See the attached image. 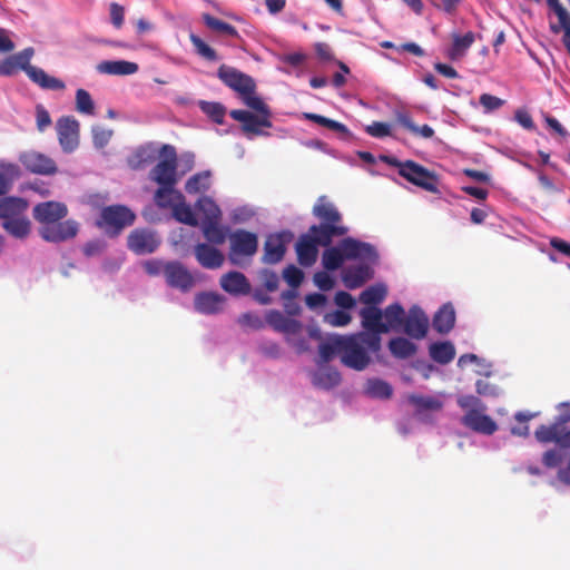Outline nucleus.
<instances>
[{
	"mask_svg": "<svg viewBox=\"0 0 570 570\" xmlns=\"http://www.w3.org/2000/svg\"><path fill=\"white\" fill-rule=\"evenodd\" d=\"M212 186V173L204 170L190 176L186 184L185 190L189 195H196L207 191Z\"/></svg>",
	"mask_w": 570,
	"mask_h": 570,
	"instance_id": "37",
	"label": "nucleus"
},
{
	"mask_svg": "<svg viewBox=\"0 0 570 570\" xmlns=\"http://www.w3.org/2000/svg\"><path fill=\"white\" fill-rule=\"evenodd\" d=\"M97 70L106 75L127 76L137 72L139 66L126 60H105L97 66Z\"/></svg>",
	"mask_w": 570,
	"mask_h": 570,
	"instance_id": "29",
	"label": "nucleus"
},
{
	"mask_svg": "<svg viewBox=\"0 0 570 570\" xmlns=\"http://www.w3.org/2000/svg\"><path fill=\"white\" fill-rule=\"evenodd\" d=\"M458 405L466 412L487 410L485 404L478 397L471 394L460 395L456 399Z\"/></svg>",
	"mask_w": 570,
	"mask_h": 570,
	"instance_id": "53",
	"label": "nucleus"
},
{
	"mask_svg": "<svg viewBox=\"0 0 570 570\" xmlns=\"http://www.w3.org/2000/svg\"><path fill=\"white\" fill-rule=\"evenodd\" d=\"M410 403L420 410H440L442 402L433 396L412 394L409 396Z\"/></svg>",
	"mask_w": 570,
	"mask_h": 570,
	"instance_id": "50",
	"label": "nucleus"
},
{
	"mask_svg": "<svg viewBox=\"0 0 570 570\" xmlns=\"http://www.w3.org/2000/svg\"><path fill=\"white\" fill-rule=\"evenodd\" d=\"M550 30L552 33L558 35L563 31L562 42L568 51H570V17L560 20L559 23H551Z\"/></svg>",
	"mask_w": 570,
	"mask_h": 570,
	"instance_id": "60",
	"label": "nucleus"
},
{
	"mask_svg": "<svg viewBox=\"0 0 570 570\" xmlns=\"http://www.w3.org/2000/svg\"><path fill=\"white\" fill-rule=\"evenodd\" d=\"M194 254L197 262L205 268L215 269L224 263L223 253L208 243H198L194 247Z\"/></svg>",
	"mask_w": 570,
	"mask_h": 570,
	"instance_id": "22",
	"label": "nucleus"
},
{
	"mask_svg": "<svg viewBox=\"0 0 570 570\" xmlns=\"http://www.w3.org/2000/svg\"><path fill=\"white\" fill-rule=\"evenodd\" d=\"M345 336L346 335L328 334L322 340L318 345L321 363H328L335 355H340L341 357L343 356Z\"/></svg>",
	"mask_w": 570,
	"mask_h": 570,
	"instance_id": "23",
	"label": "nucleus"
},
{
	"mask_svg": "<svg viewBox=\"0 0 570 570\" xmlns=\"http://www.w3.org/2000/svg\"><path fill=\"white\" fill-rule=\"evenodd\" d=\"M480 105L483 107V111L485 114L492 112L499 108H501L504 105V100L492 96L490 94H482L480 96Z\"/></svg>",
	"mask_w": 570,
	"mask_h": 570,
	"instance_id": "63",
	"label": "nucleus"
},
{
	"mask_svg": "<svg viewBox=\"0 0 570 570\" xmlns=\"http://www.w3.org/2000/svg\"><path fill=\"white\" fill-rule=\"evenodd\" d=\"M219 78L229 88L243 95L244 92L255 90V83L253 79L236 69L222 67L218 71Z\"/></svg>",
	"mask_w": 570,
	"mask_h": 570,
	"instance_id": "21",
	"label": "nucleus"
},
{
	"mask_svg": "<svg viewBox=\"0 0 570 570\" xmlns=\"http://www.w3.org/2000/svg\"><path fill=\"white\" fill-rule=\"evenodd\" d=\"M391 354L397 358H407L415 354L416 345L405 337H395L389 342Z\"/></svg>",
	"mask_w": 570,
	"mask_h": 570,
	"instance_id": "42",
	"label": "nucleus"
},
{
	"mask_svg": "<svg viewBox=\"0 0 570 570\" xmlns=\"http://www.w3.org/2000/svg\"><path fill=\"white\" fill-rule=\"evenodd\" d=\"M78 233V224L75 220L56 222L42 225L41 237L51 243H60L75 237Z\"/></svg>",
	"mask_w": 570,
	"mask_h": 570,
	"instance_id": "13",
	"label": "nucleus"
},
{
	"mask_svg": "<svg viewBox=\"0 0 570 570\" xmlns=\"http://www.w3.org/2000/svg\"><path fill=\"white\" fill-rule=\"evenodd\" d=\"M229 243L228 259L237 266L243 265L244 258L252 257L258 246L257 236L244 229H237L229 234Z\"/></svg>",
	"mask_w": 570,
	"mask_h": 570,
	"instance_id": "6",
	"label": "nucleus"
},
{
	"mask_svg": "<svg viewBox=\"0 0 570 570\" xmlns=\"http://www.w3.org/2000/svg\"><path fill=\"white\" fill-rule=\"evenodd\" d=\"M475 40V35L472 31L461 36L459 33H452V46L449 48L446 55L450 60L456 61L463 58L472 43Z\"/></svg>",
	"mask_w": 570,
	"mask_h": 570,
	"instance_id": "30",
	"label": "nucleus"
},
{
	"mask_svg": "<svg viewBox=\"0 0 570 570\" xmlns=\"http://www.w3.org/2000/svg\"><path fill=\"white\" fill-rule=\"evenodd\" d=\"M200 109L215 122L223 124L225 116V108L218 102H199Z\"/></svg>",
	"mask_w": 570,
	"mask_h": 570,
	"instance_id": "52",
	"label": "nucleus"
},
{
	"mask_svg": "<svg viewBox=\"0 0 570 570\" xmlns=\"http://www.w3.org/2000/svg\"><path fill=\"white\" fill-rule=\"evenodd\" d=\"M461 423L473 432L492 435L498 431L497 422L485 414V410L470 411L461 417Z\"/></svg>",
	"mask_w": 570,
	"mask_h": 570,
	"instance_id": "14",
	"label": "nucleus"
},
{
	"mask_svg": "<svg viewBox=\"0 0 570 570\" xmlns=\"http://www.w3.org/2000/svg\"><path fill=\"white\" fill-rule=\"evenodd\" d=\"M375 264H357L354 266L346 267L342 272V281L344 285L350 289L361 287L365 282L374 276Z\"/></svg>",
	"mask_w": 570,
	"mask_h": 570,
	"instance_id": "19",
	"label": "nucleus"
},
{
	"mask_svg": "<svg viewBox=\"0 0 570 570\" xmlns=\"http://www.w3.org/2000/svg\"><path fill=\"white\" fill-rule=\"evenodd\" d=\"M367 135L374 138H385L392 136V125L389 122L374 121L365 126Z\"/></svg>",
	"mask_w": 570,
	"mask_h": 570,
	"instance_id": "54",
	"label": "nucleus"
},
{
	"mask_svg": "<svg viewBox=\"0 0 570 570\" xmlns=\"http://www.w3.org/2000/svg\"><path fill=\"white\" fill-rule=\"evenodd\" d=\"M342 249L347 261H357L360 264H376L379 261L377 250L373 245L352 237L342 240Z\"/></svg>",
	"mask_w": 570,
	"mask_h": 570,
	"instance_id": "9",
	"label": "nucleus"
},
{
	"mask_svg": "<svg viewBox=\"0 0 570 570\" xmlns=\"http://www.w3.org/2000/svg\"><path fill=\"white\" fill-rule=\"evenodd\" d=\"M341 382V374L333 367L318 363V368L312 373V383L322 390H331Z\"/></svg>",
	"mask_w": 570,
	"mask_h": 570,
	"instance_id": "25",
	"label": "nucleus"
},
{
	"mask_svg": "<svg viewBox=\"0 0 570 570\" xmlns=\"http://www.w3.org/2000/svg\"><path fill=\"white\" fill-rule=\"evenodd\" d=\"M469 364H474L476 366L475 373L479 375L489 377L492 374V364L484 357H480L476 354L472 353L463 354L459 357V367L463 368Z\"/></svg>",
	"mask_w": 570,
	"mask_h": 570,
	"instance_id": "39",
	"label": "nucleus"
},
{
	"mask_svg": "<svg viewBox=\"0 0 570 570\" xmlns=\"http://www.w3.org/2000/svg\"><path fill=\"white\" fill-rule=\"evenodd\" d=\"M91 131L94 146L98 149L106 147L112 136V131L110 129H106L100 126H94Z\"/></svg>",
	"mask_w": 570,
	"mask_h": 570,
	"instance_id": "58",
	"label": "nucleus"
},
{
	"mask_svg": "<svg viewBox=\"0 0 570 570\" xmlns=\"http://www.w3.org/2000/svg\"><path fill=\"white\" fill-rule=\"evenodd\" d=\"M79 126V121L72 116H63L57 120L58 140L66 154H71L78 148Z\"/></svg>",
	"mask_w": 570,
	"mask_h": 570,
	"instance_id": "10",
	"label": "nucleus"
},
{
	"mask_svg": "<svg viewBox=\"0 0 570 570\" xmlns=\"http://www.w3.org/2000/svg\"><path fill=\"white\" fill-rule=\"evenodd\" d=\"M76 110L82 115L92 116L95 114V102L90 94L82 88L76 91Z\"/></svg>",
	"mask_w": 570,
	"mask_h": 570,
	"instance_id": "48",
	"label": "nucleus"
},
{
	"mask_svg": "<svg viewBox=\"0 0 570 570\" xmlns=\"http://www.w3.org/2000/svg\"><path fill=\"white\" fill-rule=\"evenodd\" d=\"M383 313V333H389L390 331H400L401 325L404 317V308L401 304L394 303L385 307Z\"/></svg>",
	"mask_w": 570,
	"mask_h": 570,
	"instance_id": "35",
	"label": "nucleus"
},
{
	"mask_svg": "<svg viewBox=\"0 0 570 570\" xmlns=\"http://www.w3.org/2000/svg\"><path fill=\"white\" fill-rule=\"evenodd\" d=\"M135 220V214L122 205L105 207L97 220V226L104 228L107 234L117 235Z\"/></svg>",
	"mask_w": 570,
	"mask_h": 570,
	"instance_id": "7",
	"label": "nucleus"
},
{
	"mask_svg": "<svg viewBox=\"0 0 570 570\" xmlns=\"http://www.w3.org/2000/svg\"><path fill=\"white\" fill-rule=\"evenodd\" d=\"M159 153V161L149 171L150 180L155 181L158 186H176L180 177L177 170V153L175 147L170 145H161L159 148L156 144L149 142L145 145L146 153Z\"/></svg>",
	"mask_w": 570,
	"mask_h": 570,
	"instance_id": "3",
	"label": "nucleus"
},
{
	"mask_svg": "<svg viewBox=\"0 0 570 570\" xmlns=\"http://www.w3.org/2000/svg\"><path fill=\"white\" fill-rule=\"evenodd\" d=\"M313 215L320 220L318 225L309 227L311 233L317 235L321 246L327 247L335 237L347 234L348 228L342 224V215L336 206L326 196L317 198Z\"/></svg>",
	"mask_w": 570,
	"mask_h": 570,
	"instance_id": "1",
	"label": "nucleus"
},
{
	"mask_svg": "<svg viewBox=\"0 0 570 570\" xmlns=\"http://www.w3.org/2000/svg\"><path fill=\"white\" fill-rule=\"evenodd\" d=\"M351 321V315L342 309H337L324 315V322L335 327L346 326Z\"/></svg>",
	"mask_w": 570,
	"mask_h": 570,
	"instance_id": "55",
	"label": "nucleus"
},
{
	"mask_svg": "<svg viewBox=\"0 0 570 570\" xmlns=\"http://www.w3.org/2000/svg\"><path fill=\"white\" fill-rule=\"evenodd\" d=\"M242 98L247 107L258 112V115H256L257 117H267V119L271 118V111L268 107L258 96L255 95L254 90L244 92Z\"/></svg>",
	"mask_w": 570,
	"mask_h": 570,
	"instance_id": "46",
	"label": "nucleus"
},
{
	"mask_svg": "<svg viewBox=\"0 0 570 570\" xmlns=\"http://www.w3.org/2000/svg\"><path fill=\"white\" fill-rule=\"evenodd\" d=\"M303 277V272L295 265L287 266L283 272V278L293 288H297L301 285Z\"/></svg>",
	"mask_w": 570,
	"mask_h": 570,
	"instance_id": "59",
	"label": "nucleus"
},
{
	"mask_svg": "<svg viewBox=\"0 0 570 570\" xmlns=\"http://www.w3.org/2000/svg\"><path fill=\"white\" fill-rule=\"evenodd\" d=\"M230 117L242 122L243 131L249 139L254 136H268L262 128H271L272 121L267 117H257L247 110L235 109L230 111Z\"/></svg>",
	"mask_w": 570,
	"mask_h": 570,
	"instance_id": "11",
	"label": "nucleus"
},
{
	"mask_svg": "<svg viewBox=\"0 0 570 570\" xmlns=\"http://www.w3.org/2000/svg\"><path fill=\"white\" fill-rule=\"evenodd\" d=\"M3 228L17 238L26 237L30 232V222L22 216L7 219L2 223Z\"/></svg>",
	"mask_w": 570,
	"mask_h": 570,
	"instance_id": "43",
	"label": "nucleus"
},
{
	"mask_svg": "<svg viewBox=\"0 0 570 570\" xmlns=\"http://www.w3.org/2000/svg\"><path fill=\"white\" fill-rule=\"evenodd\" d=\"M165 276L167 283L171 287H177L183 292L190 289L195 283L191 274L183 264L178 262H171L166 264Z\"/></svg>",
	"mask_w": 570,
	"mask_h": 570,
	"instance_id": "18",
	"label": "nucleus"
},
{
	"mask_svg": "<svg viewBox=\"0 0 570 570\" xmlns=\"http://www.w3.org/2000/svg\"><path fill=\"white\" fill-rule=\"evenodd\" d=\"M563 460V453L561 449H550L542 455V463L544 466L552 469L558 466Z\"/></svg>",
	"mask_w": 570,
	"mask_h": 570,
	"instance_id": "64",
	"label": "nucleus"
},
{
	"mask_svg": "<svg viewBox=\"0 0 570 570\" xmlns=\"http://www.w3.org/2000/svg\"><path fill=\"white\" fill-rule=\"evenodd\" d=\"M203 20L205 24L217 32L225 33L232 37L237 36V30L232 24L224 22L217 18H214L213 16L205 13L203 14Z\"/></svg>",
	"mask_w": 570,
	"mask_h": 570,
	"instance_id": "49",
	"label": "nucleus"
},
{
	"mask_svg": "<svg viewBox=\"0 0 570 570\" xmlns=\"http://www.w3.org/2000/svg\"><path fill=\"white\" fill-rule=\"evenodd\" d=\"M65 204L58 202H45L35 206L33 217L39 223L47 225L56 223L67 216Z\"/></svg>",
	"mask_w": 570,
	"mask_h": 570,
	"instance_id": "20",
	"label": "nucleus"
},
{
	"mask_svg": "<svg viewBox=\"0 0 570 570\" xmlns=\"http://www.w3.org/2000/svg\"><path fill=\"white\" fill-rule=\"evenodd\" d=\"M17 173L18 168L16 165L9 164L2 166V170L0 171V195H3L9 190L11 180Z\"/></svg>",
	"mask_w": 570,
	"mask_h": 570,
	"instance_id": "56",
	"label": "nucleus"
},
{
	"mask_svg": "<svg viewBox=\"0 0 570 570\" xmlns=\"http://www.w3.org/2000/svg\"><path fill=\"white\" fill-rule=\"evenodd\" d=\"M28 203L20 197H4L0 199V219L2 223L18 216L27 210Z\"/></svg>",
	"mask_w": 570,
	"mask_h": 570,
	"instance_id": "33",
	"label": "nucleus"
},
{
	"mask_svg": "<svg viewBox=\"0 0 570 570\" xmlns=\"http://www.w3.org/2000/svg\"><path fill=\"white\" fill-rule=\"evenodd\" d=\"M347 261L342 249V240L337 246L327 247L322 256V264L328 271L338 269L343 262Z\"/></svg>",
	"mask_w": 570,
	"mask_h": 570,
	"instance_id": "41",
	"label": "nucleus"
},
{
	"mask_svg": "<svg viewBox=\"0 0 570 570\" xmlns=\"http://www.w3.org/2000/svg\"><path fill=\"white\" fill-rule=\"evenodd\" d=\"M238 323L242 326L250 327L253 330H261L265 326V321L256 313H244L238 317Z\"/></svg>",
	"mask_w": 570,
	"mask_h": 570,
	"instance_id": "61",
	"label": "nucleus"
},
{
	"mask_svg": "<svg viewBox=\"0 0 570 570\" xmlns=\"http://www.w3.org/2000/svg\"><path fill=\"white\" fill-rule=\"evenodd\" d=\"M569 421L570 413L568 415H560L557 423L550 425H540L534 432L537 441L543 444L553 442L559 445L561 424Z\"/></svg>",
	"mask_w": 570,
	"mask_h": 570,
	"instance_id": "27",
	"label": "nucleus"
},
{
	"mask_svg": "<svg viewBox=\"0 0 570 570\" xmlns=\"http://www.w3.org/2000/svg\"><path fill=\"white\" fill-rule=\"evenodd\" d=\"M387 289L385 285L376 284L363 291L360 295V301L366 305L380 304L384 301Z\"/></svg>",
	"mask_w": 570,
	"mask_h": 570,
	"instance_id": "45",
	"label": "nucleus"
},
{
	"mask_svg": "<svg viewBox=\"0 0 570 570\" xmlns=\"http://www.w3.org/2000/svg\"><path fill=\"white\" fill-rule=\"evenodd\" d=\"M321 244L317 240V235L311 233L308 229L307 234H304L299 237L296 243V253L298 263L304 267L312 266L316 259L318 249L317 246Z\"/></svg>",
	"mask_w": 570,
	"mask_h": 570,
	"instance_id": "16",
	"label": "nucleus"
},
{
	"mask_svg": "<svg viewBox=\"0 0 570 570\" xmlns=\"http://www.w3.org/2000/svg\"><path fill=\"white\" fill-rule=\"evenodd\" d=\"M292 234L288 232L269 235L264 244L263 261L267 264L281 262L286 252V244L291 240Z\"/></svg>",
	"mask_w": 570,
	"mask_h": 570,
	"instance_id": "15",
	"label": "nucleus"
},
{
	"mask_svg": "<svg viewBox=\"0 0 570 570\" xmlns=\"http://www.w3.org/2000/svg\"><path fill=\"white\" fill-rule=\"evenodd\" d=\"M189 39L195 47L196 52L208 61H216L217 55L203 39L195 33H190Z\"/></svg>",
	"mask_w": 570,
	"mask_h": 570,
	"instance_id": "51",
	"label": "nucleus"
},
{
	"mask_svg": "<svg viewBox=\"0 0 570 570\" xmlns=\"http://www.w3.org/2000/svg\"><path fill=\"white\" fill-rule=\"evenodd\" d=\"M401 327L411 338L422 340L428 333L429 317L421 307L414 305L409 309L407 315H404Z\"/></svg>",
	"mask_w": 570,
	"mask_h": 570,
	"instance_id": "12",
	"label": "nucleus"
},
{
	"mask_svg": "<svg viewBox=\"0 0 570 570\" xmlns=\"http://www.w3.org/2000/svg\"><path fill=\"white\" fill-rule=\"evenodd\" d=\"M303 117L307 120H311L313 122H316L321 126H324V127H327L334 131H337V132H341V134H345L347 135L350 131L347 129V127L336 120H333V119H330V118H326L324 116H321V115H317V114H313V112H304L303 114Z\"/></svg>",
	"mask_w": 570,
	"mask_h": 570,
	"instance_id": "47",
	"label": "nucleus"
},
{
	"mask_svg": "<svg viewBox=\"0 0 570 570\" xmlns=\"http://www.w3.org/2000/svg\"><path fill=\"white\" fill-rule=\"evenodd\" d=\"M20 161L27 170L33 174L53 175L57 171V166L53 159L40 153H26L21 155Z\"/></svg>",
	"mask_w": 570,
	"mask_h": 570,
	"instance_id": "17",
	"label": "nucleus"
},
{
	"mask_svg": "<svg viewBox=\"0 0 570 570\" xmlns=\"http://www.w3.org/2000/svg\"><path fill=\"white\" fill-rule=\"evenodd\" d=\"M455 323V311L454 307L448 303L444 304L434 315L432 321L433 328L440 333H449Z\"/></svg>",
	"mask_w": 570,
	"mask_h": 570,
	"instance_id": "34",
	"label": "nucleus"
},
{
	"mask_svg": "<svg viewBox=\"0 0 570 570\" xmlns=\"http://www.w3.org/2000/svg\"><path fill=\"white\" fill-rule=\"evenodd\" d=\"M381 350V336L371 333H356L345 336L342 363L355 371H363L371 362V354Z\"/></svg>",
	"mask_w": 570,
	"mask_h": 570,
	"instance_id": "2",
	"label": "nucleus"
},
{
	"mask_svg": "<svg viewBox=\"0 0 570 570\" xmlns=\"http://www.w3.org/2000/svg\"><path fill=\"white\" fill-rule=\"evenodd\" d=\"M196 209L203 214L202 220H220L222 210L215 200L208 196H202L195 204Z\"/></svg>",
	"mask_w": 570,
	"mask_h": 570,
	"instance_id": "40",
	"label": "nucleus"
},
{
	"mask_svg": "<svg viewBox=\"0 0 570 570\" xmlns=\"http://www.w3.org/2000/svg\"><path fill=\"white\" fill-rule=\"evenodd\" d=\"M222 288L232 295H246L250 292V284L240 272H228L220 278Z\"/></svg>",
	"mask_w": 570,
	"mask_h": 570,
	"instance_id": "24",
	"label": "nucleus"
},
{
	"mask_svg": "<svg viewBox=\"0 0 570 570\" xmlns=\"http://www.w3.org/2000/svg\"><path fill=\"white\" fill-rule=\"evenodd\" d=\"M200 229L208 244L212 245L224 244L228 235V228L220 225V220H202Z\"/></svg>",
	"mask_w": 570,
	"mask_h": 570,
	"instance_id": "31",
	"label": "nucleus"
},
{
	"mask_svg": "<svg viewBox=\"0 0 570 570\" xmlns=\"http://www.w3.org/2000/svg\"><path fill=\"white\" fill-rule=\"evenodd\" d=\"M171 214L174 218L180 223L193 227L198 226V219L196 218L190 205L186 204L185 198L177 203L173 208Z\"/></svg>",
	"mask_w": 570,
	"mask_h": 570,
	"instance_id": "44",
	"label": "nucleus"
},
{
	"mask_svg": "<svg viewBox=\"0 0 570 570\" xmlns=\"http://www.w3.org/2000/svg\"><path fill=\"white\" fill-rule=\"evenodd\" d=\"M265 322L275 332L284 334L286 342L294 346L298 352H304L307 350V345L304 338L296 340L294 337L302 331L303 325L299 321L286 317L282 312L277 309H269L265 314Z\"/></svg>",
	"mask_w": 570,
	"mask_h": 570,
	"instance_id": "5",
	"label": "nucleus"
},
{
	"mask_svg": "<svg viewBox=\"0 0 570 570\" xmlns=\"http://www.w3.org/2000/svg\"><path fill=\"white\" fill-rule=\"evenodd\" d=\"M365 394L373 399H390L393 393V387L390 383L381 379H368L365 383Z\"/></svg>",
	"mask_w": 570,
	"mask_h": 570,
	"instance_id": "38",
	"label": "nucleus"
},
{
	"mask_svg": "<svg viewBox=\"0 0 570 570\" xmlns=\"http://www.w3.org/2000/svg\"><path fill=\"white\" fill-rule=\"evenodd\" d=\"M175 187L158 186L154 194V202L159 208L173 210L177 203L184 199V195Z\"/></svg>",
	"mask_w": 570,
	"mask_h": 570,
	"instance_id": "32",
	"label": "nucleus"
},
{
	"mask_svg": "<svg viewBox=\"0 0 570 570\" xmlns=\"http://www.w3.org/2000/svg\"><path fill=\"white\" fill-rule=\"evenodd\" d=\"M400 175L415 186L430 193H438V179L434 174L412 160L404 161Z\"/></svg>",
	"mask_w": 570,
	"mask_h": 570,
	"instance_id": "8",
	"label": "nucleus"
},
{
	"mask_svg": "<svg viewBox=\"0 0 570 570\" xmlns=\"http://www.w3.org/2000/svg\"><path fill=\"white\" fill-rule=\"evenodd\" d=\"M176 166L179 177L186 175L195 166V155L190 151L183 153L179 157H177Z\"/></svg>",
	"mask_w": 570,
	"mask_h": 570,
	"instance_id": "62",
	"label": "nucleus"
},
{
	"mask_svg": "<svg viewBox=\"0 0 570 570\" xmlns=\"http://www.w3.org/2000/svg\"><path fill=\"white\" fill-rule=\"evenodd\" d=\"M475 391L480 396L483 397H499L501 395V390L498 385H494L484 380H478L475 382Z\"/></svg>",
	"mask_w": 570,
	"mask_h": 570,
	"instance_id": "57",
	"label": "nucleus"
},
{
	"mask_svg": "<svg viewBox=\"0 0 570 570\" xmlns=\"http://www.w3.org/2000/svg\"><path fill=\"white\" fill-rule=\"evenodd\" d=\"M362 326L365 331L361 333H371L380 336L383 333V313L375 306L363 307L360 311Z\"/></svg>",
	"mask_w": 570,
	"mask_h": 570,
	"instance_id": "26",
	"label": "nucleus"
},
{
	"mask_svg": "<svg viewBox=\"0 0 570 570\" xmlns=\"http://www.w3.org/2000/svg\"><path fill=\"white\" fill-rule=\"evenodd\" d=\"M430 357L442 365L449 364L455 356V347L449 342H435L429 346Z\"/></svg>",
	"mask_w": 570,
	"mask_h": 570,
	"instance_id": "36",
	"label": "nucleus"
},
{
	"mask_svg": "<svg viewBox=\"0 0 570 570\" xmlns=\"http://www.w3.org/2000/svg\"><path fill=\"white\" fill-rule=\"evenodd\" d=\"M33 55V48L28 47L14 55H11V58L18 70H23L29 77V79L36 85H38L41 89L63 90L66 88V85L62 80L49 76L43 69L32 66L30 63Z\"/></svg>",
	"mask_w": 570,
	"mask_h": 570,
	"instance_id": "4",
	"label": "nucleus"
},
{
	"mask_svg": "<svg viewBox=\"0 0 570 570\" xmlns=\"http://www.w3.org/2000/svg\"><path fill=\"white\" fill-rule=\"evenodd\" d=\"M224 296L216 293H200L195 297V308L202 314H215L223 309Z\"/></svg>",
	"mask_w": 570,
	"mask_h": 570,
	"instance_id": "28",
	"label": "nucleus"
}]
</instances>
